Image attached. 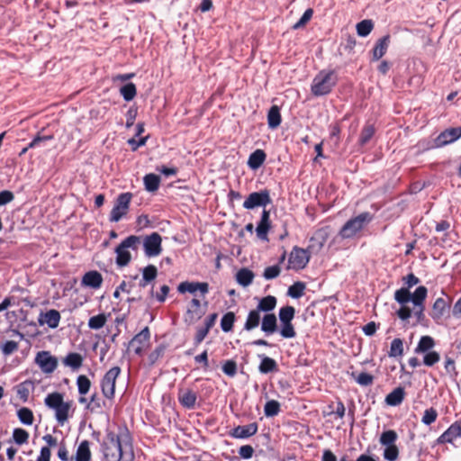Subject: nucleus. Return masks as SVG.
Wrapping results in <instances>:
<instances>
[{
    "instance_id": "nucleus-1",
    "label": "nucleus",
    "mask_w": 461,
    "mask_h": 461,
    "mask_svg": "<svg viewBox=\"0 0 461 461\" xmlns=\"http://www.w3.org/2000/svg\"><path fill=\"white\" fill-rule=\"evenodd\" d=\"M102 447L106 461L134 460L131 437L127 429H121L119 433L108 432Z\"/></svg>"
},
{
    "instance_id": "nucleus-2",
    "label": "nucleus",
    "mask_w": 461,
    "mask_h": 461,
    "mask_svg": "<svg viewBox=\"0 0 461 461\" xmlns=\"http://www.w3.org/2000/svg\"><path fill=\"white\" fill-rule=\"evenodd\" d=\"M338 77L334 70H321L313 78L311 91L315 96H321L331 92Z\"/></svg>"
},
{
    "instance_id": "nucleus-3",
    "label": "nucleus",
    "mask_w": 461,
    "mask_h": 461,
    "mask_svg": "<svg viewBox=\"0 0 461 461\" xmlns=\"http://www.w3.org/2000/svg\"><path fill=\"white\" fill-rule=\"evenodd\" d=\"M373 215L370 212H361L356 217L349 219L340 229L339 236L343 240L356 237L371 221Z\"/></svg>"
},
{
    "instance_id": "nucleus-4",
    "label": "nucleus",
    "mask_w": 461,
    "mask_h": 461,
    "mask_svg": "<svg viewBox=\"0 0 461 461\" xmlns=\"http://www.w3.org/2000/svg\"><path fill=\"white\" fill-rule=\"evenodd\" d=\"M141 244V237L131 235L124 239L115 249L116 264L120 267L127 266L131 260L130 249L137 250Z\"/></svg>"
},
{
    "instance_id": "nucleus-5",
    "label": "nucleus",
    "mask_w": 461,
    "mask_h": 461,
    "mask_svg": "<svg viewBox=\"0 0 461 461\" xmlns=\"http://www.w3.org/2000/svg\"><path fill=\"white\" fill-rule=\"evenodd\" d=\"M295 310L293 306L287 305L279 310V320L281 322L280 334L285 339H292L296 336V332L292 324Z\"/></svg>"
},
{
    "instance_id": "nucleus-6",
    "label": "nucleus",
    "mask_w": 461,
    "mask_h": 461,
    "mask_svg": "<svg viewBox=\"0 0 461 461\" xmlns=\"http://www.w3.org/2000/svg\"><path fill=\"white\" fill-rule=\"evenodd\" d=\"M121 374L119 366L110 368L101 380V389L104 396L109 400L114 397L116 379Z\"/></svg>"
},
{
    "instance_id": "nucleus-7",
    "label": "nucleus",
    "mask_w": 461,
    "mask_h": 461,
    "mask_svg": "<svg viewBox=\"0 0 461 461\" xmlns=\"http://www.w3.org/2000/svg\"><path fill=\"white\" fill-rule=\"evenodd\" d=\"M131 197L132 194L128 192L119 194L110 213L111 221H119L128 212Z\"/></svg>"
},
{
    "instance_id": "nucleus-8",
    "label": "nucleus",
    "mask_w": 461,
    "mask_h": 461,
    "mask_svg": "<svg viewBox=\"0 0 461 461\" xmlns=\"http://www.w3.org/2000/svg\"><path fill=\"white\" fill-rule=\"evenodd\" d=\"M310 260L308 250L294 247L288 258V269L301 270L303 269Z\"/></svg>"
},
{
    "instance_id": "nucleus-9",
    "label": "nucleus",
    "mask_w": 461,
    "mask_h": 461,
    "mask_svg": "<svg viewBox=\"0 0 461 461\" xmlns=\"http://www.w3.org/2000/svg\"><path fill=\"white\" fill-rule=\"evenodd\" d=\"M161 242L162 238L158 232L141 238L145 255L149 258L158 256L162 251Z\"/></svg>"
},
{
    "instance_id": "nucleus-10",
    "label": "nucleus",
    "mask_w": 461,
    "mask_h": 461,
    "mask_svg": "<svg viewBox=\"0 0 461 461\" xmlns=\"http://www.w3.org/2000/svg\"><path fill=\"white\" fill-rule=\"evenodd\" d=\"M35 364L44 374H52L58 366V358L50 354V351L42 350L36 354Z\"/></svg>"
},
{
    "instance_id": "nucleus-11",
    "label": "nucleus",
    "mask_w": 461,
    "mask_h": 461,
    "mask_svg": "<svg viewBox=\"0 0 461 461\" xmlns=\"http://www.w3.org/2000/svg\"><path fill=\"white\" fill-rule=\"evenodd\" d=\"M271 202L269 191L265 189L260 192L251 193L244 201L243 207L245 209L251 210L256 207H265L271 203Z\"/></svg>"
},
{
    "instance_id": "nucleus-12",
    "label": "nucleus",
    "mask_w": 461,
    "mask_h": 461,
    "mask_svg": "<svg viewBox=\"0 0 461 461\" xmlns=\"http://www.w3.org/2000/svg\"><path fill=\"white\" fill-rule=\"evenodd\" d=\"M461 137V127L448 128L443 131L435 140L434 148H441L453 143Z\"/></svg>"
},
{
    "instance_id": "nucleus-13",
    "label": "nucleus",
    "mask_w": 461,
    "mask_h": 461,
    "mask_svg": "<svg viewBox=\"0 0 461 461\" xmlns=\"http://www.w3.org/2000/svg\"><path fill=\"white\" fill-rule=\"evenodd\" d=\"M150 338L149 330L145 327L138 334H136L129 343V347L137 355H141L145 348L148 346Z\"/></svg>"
},
{
    "instance_id": "nucleus-14",
    "label": "nucleus",
    "mask_w": 461,
    "mask_h": 461,
    "mask_svg": "<svg viewBox=\"0 0 461 461\" xmlns=\"http://www.w3.org/2000/svg\"><path fill=\"white\" fill-rule=\"evenodd\" d=\"M177 400L184 408L194 410L196 406L197 393L192 389L181 388L178 390Z\"/></svg>"
},
{
    "instance_id": "nucleus-15",
    "label": "nucleus",
    "mask_w": 461,
    "mask_h": 461,
    "mask_svg": "<svg viewBox=\"0 0 461 461\" xmlns=\"http://www.w3.org/2000/svg\"><path fill=\"white\" fill-rule=\"evenodd\" d=\"M456 438H461V420L455 421L437 439L438 444L452 443Z\"/></svg>"
},
{
    "instance_id": "nucleus-16",
    "label": "nucleus",
    "mask_w": 461,
    "mask_h": 461,
    "mask_svg": "<svg viewBox=\"0 0 461 461\" xmlns=\"http://www.w3.org/2000/svg\"><path fill=\"white\" fill-rule=\"evenodd\" d=\"M61 316L59 311L51 309L46 312H41L38 322L41 326L47 325L50 329H56L60 321Z\"/></svg>"
},
{
    "instance_id": "nucleus-17",
    "label": "nucleus",
    "mask_w": 461,
    "mask_h": 461,
    "mask_svg": "<svg viewBox=\"0 0 461 461\" xmlns=\"http://www.w3.org/2000/svg\"><path fill=\"white\" fill-rule=\"evenodd\" d=\"M271 228L270 212L269 211L263 210L260 221L256 228V233L259 240L267 241V233Z\"/></svg>"
},
{
    "instance_id": "nucleus-18",
    "label": "nucleus",
    "mask_w": 461,
    "mask_h": 461,
    "mask_svg": "<svg viewBox=\"0 0 461 461\" xmlns=\"http://www.w3.org/2000/svg\"><path fill=\"white\" fill-rule=\"evenodd\" d=\"M177 290L179 293H191L194 294L199 291L203 295L206 294L209 291V285L207 283L200 282H182L178 285Z\"/></svg>"
},
{
    "instance_id": "nucleus-19",
    "label": "nucleus",
    "mask_w": 461,
    "mask_h": 461,
    "mask_svg": "<svg viewBox=\"0 0 461 461\" xmlns=\"http://www.w3.org/2000/svg\"><path fill=\"white\" fill-rule=\"evenodd\" d=\"M103 284L102 275L96 271L92 270L86 272L81 280V285L84 287H89L92 289H99Z\"/></svg>"
},
{
    "instance_id": "nucleus-20",
    "label": "nucleus",
    "mask_w": 461,
    "mask_h": 461,
    "mask_svg": "<svg viewBox=\"0 0 461 461\" xmlns=\"http://www.w3.org/2000/svg\"><path fill=\"white\" fill-rule=\"evenodd\" d=\"M428 290L425 286H419L414 291L413 294H411V301L413 303V304L416 307H419L418 312L415 313L418 316L422 315L423 312V302L425 301L427 297Z\"/></svg>"
},
{
    "instance_id": "nucleus-21",
    "label": "nucleus",
    "mask_w": 461,
    "mask_h": 461,
    "mask_svg": "<svg viewBox=\"0 0 461 461\" xmlns=\"http://www.w3.org/2000/svg\"><path fill=\"white\" fill-rule=\"evenodd\" d=\"M258 431V425L256 422L248 425L236 427L231 435L237 438H246L255 435Z\"/></svg>"
},
{
    "instance_id": "nucleus-22",
    "label": "nucleus",
    "mask_w": 461,
    "mask_h": 461,
    "mask_svg": "<svg viewBox=\"0 0 461 461\" xmlns=\"http://www.w3.org/2000/svg\"><path fill=\"white\" fill-rule=\"evenodd\" d=\"M450 306V299L448 301L445 300L444 298H438L432 307V312L431 317L435 321L440 320L444 314L446 313L447 310Z\"/></svg>"
},
{
    "instance_id": "nucleus-23",
    "label": "nucleus",
    "mask_w": 461,
    "mask_h": 461,
    "mask_svg": "<svg viewBox=\"0 0 461 461\" xmlns=\"http://www.w3.org/2000/svg\"><path fill=\"white\" fill-rule=\"evenodd\" d=\"M261 330L267 335L273 334L277 330V320L274 313H267L263 317Z\"/></svg>"
},
{
    "instance_id": "nucleus-24",
    "label": "nucleus",
    "mask_w": 461,
    "mask_h": 461,
    "mask_svg": "<svg viewBox=\"0 0 461 461\" xmlns=\"http://www.w3.org/2000/svg\"><path fill=\"white\" fill-rule=\"evenodd\" d=\"M390 43V36L384 35V37L380 38L374 49H373V59L375 60L380 59L387 51V49L389 47Z\"/></svg>"
},
{
    "instance_id": "nucleus-25",
    "label": "nucleus",
    "mask_w": 461,
    "mask_h": 461,
    "mask_svg": "<svg viewBox=\"0 0 461 461\" xmlns=\"http://www.w3.org/2000/svg\"><path fill=\"white\" fill-rule=\"evenodd\" d=\"M258 357L261 359L258 366V371L261 374H268L278 370L277 363L275 359L265 355H258Z\"/></svg>"
},
{
    "instance_id": "nucleus-26",
    "label": "nucleus",
    "mask_w": 461,
    "mask_h": 461,
    "mask_svg": "<svg viewBox=\"0 0 461 461\" xmlns=\"http://www.w3.org/2000/svg\"><path fill=\"white\" fill-rule=\"evenodd\" d=\"M405 392L402 387H396L385 397V402L390 406L400 405L404 399Z\"/></svg>"
},
{
    "instance_id": "nucleus-27",
    "label": "nucleus",
    "mask_w": 461,
    "mask_h": 461,
    "mask_svg": "<svg viewBox=\"0 0 461 461\" xmlns=\"http://www.w3.org/2000/svg\"><path fill=\"white\" fill-rule=\"evenodd\" d=\"M435 347V340L432 337L430 336H422L415 349H414V352L416 354H424V353H427V352H429V351H432L431 349Z\"/></svg>"
},
{
    "instance_id": "nucleus-28",
    "label": "nucleus",
    "mask_w": 461,
    "mask_h": 461,
    "mask_svg": "<svg viewBox=\"0 0 461 461\" xmlns=\"http://www.w3.org/2000/svg\"><path fill=\"white\" fill-rule=\"evenodd\" d=\"M91 451L90 443L88 440H83L77 447L75 461H90Z\"/></svg>"
},
{
    "instance_id": "nucleus-29",
    "label": "nucleus",
    "mask_w": 461,
    "mask_h": 461,
    "mask_svg": "<svg viewBox=\"0 0 461 461\" xmlns=\"http://www.w3.org/2000/svg\"><path fill=\"white\" fill-rule=\"evenodd\" d=\"M266 160V153L262 149H257L249 155L248 166L251 169H258Z\"/></svg>"
},
{
    "instance_id": "nucleus-30",
    "label": "nucleus",
    "mask_w": 461,
    "mask_h": 461,
    "mask_svg": "<svg viewBox=\"0 0 461 461\" xmlns=\"http://www.w3.org/2000/svg\"><path fill=\"white\" fill-rule=\"evenodd\" d=\"M63 364L73 370H77L83 364V357L79 353L71 352L63 358Z\"/></svg>"
},
{
    "instance_id": "nucleus-31",
    "label": "nucleus",
    "mask_w": 461,
    "mask_h": 461,
    "mask_svg": "<svg viewBox=\"0 0 461 461\" xmlns=\"http://www.w3.org/2000/svg\"><path fill=\"white\" fill-rule=\"evenodd\" d=\"M281 113L280 109L277 105H273L267 113V123L271 129L277 128L281 123Z\"/></svg>"
},
{
    "instance_id": "nucleus-32",
    "label": "nucleus",
    "mask_w": 461,
    "mask_h": 461,
    "mask_svg": "<svg viewBox=\"0 0 461 461\" xmlns=\"http://www.w3.org/2000/svg\"><path fill=\"white\" fill-rule=\"evenodd\" d=\"M158 269L154 265H149L142 269V279L140 282L141 287H145L149 282L155 280Z\"/></svg>"
},
{
    "instance_id": "nucleus-33",
    "label": "nucleus",
    "mask_w": 461,
    "mask_h": 461,
    "mask_svg": "<svg viewBox=\"0 0 461 461\" xmlns=\"http://www.w3.org/2000/svg\"><path fill=\"white\" fill-rule=\"evenodd\" d=\"M276 303H277V301L275 296L267 295L266 297H263L259 301L256 309L258 310V312H268L276 308Z\"/></svg>"
},
{
    "instance_id": "nucleus-34",
    "label": "nucleus",
    "mask_w": 461,
    "mask_h": 461,
    "mask_svg": "<svg viewBox=\"0 0 461 461\" xmlns=\"http://www.w3.org/2000/svg\"><path fill=\"white\" fill-rule=\"evenodd\" d=\"M260 312L255 309L249 312L246 322L244 324V330H252L259 325L260 322Z\"/></svg>"
},
{
    "instance_id": "nucleus-35",
    "label": "nucleus",
    "mask_w": 461,
    "mask_h": 461,
    "mask_svg": "<svg viewBox=\"0 0 461 461\" xmlns=\"http://www.w3.org/2000/svg\"><path fill=\"white\" fill-rule=\"evenodd\" d=\"M253 278V272L248 268H241L236 275L237 282L244 287L249 285L252 283Z\"/></svg>"
},
{
    "instance_id": "nucleus-36",
    "label": "nucleus",
    "mask_w": 461,
    "mask_h": 461,
    "mask_svg": "<svg viewBox=\"0 0 461 461\" xmlns=\"http://www.w3.org/2000/svg\"><path fill=\"white\" fill-rule=\"evenodd\" d=\"M145 189L149 192H155L158 189L160 177L155 174H148L143 178Z\"/></svg>"
},
{
    "instance_id": "nucleus-37",
    "label": "nucleus",
    "mask_w": 461,
    "mask_h": 461,
    "mask_svg": "<svg viewBox=\"0 0 461 461\" xmlns=\"http://www.w3.org/2000/svg\"><path fill=\"white\" fill-rule=\"evenodd\" d=\"M64 402L63 395L60 393H49L44 400L45 405L52 410H55Z\"/></svg>"
},
{
    "instance_id": "nucleus-38",
    "label": "nucleus",
    "mask_w": 461,
    "mask_h": 461,
    "mask_svg": "<svg viewBox=\"0 0 461 461\" xmlns=\"http://www.w3.org/2000/svg\"><path fill=\"white\" fill-rule=\"evenodd\" d=\"M64 402L63 395L60 393H49L44 400L45 405L52 410H55Z\"/></svg>"
},
{
    "instance_id": "nucleus-39",
    "label": "nucleus",
    "mask_w": 461,
    "mask_h": 461,
    "mask_svg": "<svg viewBox=\"0 0 461 461\" xmlns=\"http://www.w3.org/2000/svg\"><path fill=\"white\" fill-rule=\"evenodd\" d=\"M69 410L70 403L68 402H64L61 405L54 410L56 420L60 425H63L65 421H67Z\"/></svg>"
},
{
    "instance_id": "nucleus-40",
    "label": "nucleus",
    "mask_w": 461,
    "mask_h": 461,
    "mask_svg": "<svg viewBox=\"0 0 461 461\" xmlns=\"http://www.w3.org/2000/svg\"><path fill=\"white\" fill-rule=\"evenodd\" d=\"M374 23L372 20L366 19L357 23V33L360 37H366L372 32Z\"/></svg>"
},
{
    "instance_id": "nucleus-41",
    "label": "nucleus",
    "mask_w": 461,
    "mask_h": 461,
    "mask_svg": "<svg viewBox=\"0 0 461 461\" xmlns=\"http://www.w3.org/2000/svg\"><path fill=\"white\" fill-rule=\"evenodd\" d=\"M388 355L391 357H398L403 355V342L401 339H394L391 342Z\"/></svg>"
},
{
    "instance_id": "nucleus-42",
    "label": "nucleus",
    "mask_w": 461,
    "mask_h": 461,
    "mask_svg": "<svg viewBox=\"0 0 461 461\" xmlns=\"http://www.w3.org/2000/svg\"><path fill=\"white\" fill-rule=\"evenodd\" d=\"M280 412V403L276 400H270L266 402L264 413L266 417H275Z\"/></svg>"
},
{
    "instance_id": "nucleus-43",
    "label": "nucleus",
    "mask_w": 461,
    "mask_h": 461,
    "mask_svg": "<svg viewBox=\"0 0 461 461\" xmlns=\"http://www.w3.org/2000/svg\"><path fill=\"white\" fill-rule=\"evenodd\" d=\"M304 290V283L296 282L288 288L287 294L292 298L298 299L303 295Z\"/></svg>"
},
{
    "instance_id": "nucleus-44",
    "label": "nucleus",
    "mask_w": 461,
    "mask_h": 461,
    "mask_svg": "<svg viewBox=\"0 0 461 461\" xmlns=\"http://www.w3.org/2000/svg\"><path fill=\"white\" fill-rule=\"evenodd\" d=\"M107 318L104 313L93 316L88 321V327L92 330H99L106 323Z\"/></svg>"
},
{
    "instance_id": "nucleus-45",
    "label": "nucleus",
    "mask_w": 461,
    "mask_h": 461,
    "mask_svg": "<svg viewBox=\"0 0 461 461\" xmlns=\"http://www.w3.org/2000/svg\"><path fill=\"white\" fill-rule=\"evenodd\" d=\"M235 321V314L232 312L225 313L221 320V328L224 332L232 330Z\"/></svg>"
},
{
    "instance_id": "nucleus-46",
    "label": "nucleus",
    "mask_w": 461,
    "mask_h": 461,
    "mask_svg": "<svg viewBox=\"0 0 461 461\" xmlns=\"http://www.w3.org/2000/svg\"><path fill=\"white\" fill-rule=\"evenodd\" d=\"M397 433L394 430L389 429L382 433L380 437V443L383 446L389 447L395 445V441L397 440Z\"/></svg>"
},
{
    "instance_id": "nucleus-47",
    "label": "nucleus",
    "mask_w": 461,
    "mask_h": 461,
    "mask_svg": "<svg viewBox=\"0 0 461 461\" xmlns=\"http://www.w3.org/2000/svg\"><path fill=\"white\" fill-rule=\"evenodd\" d=\"M17 416L20 421L24 425H32L33 422V413L27 407H23L19 409L17 411Z\"/></svg>"
},
{
    "instance_id": "nucleus-48",
    "label": "nucleus",
    "mask_w": 461,
    "mask_h": 461,
    "mask_svg": "<svg viewBox=\"0 0 461 461\" xmlns=\"http://www.w3.org/2000/svg\"><path fill=\"white\" fill-rule=\"evenodd\" d=\"M120 93L125 101H131L136 95V86L133 83H128L121 87Z\"/></svg>"
},
{
    "instance_id": "nucleus-49",
    "label": "nucleus",
    "mask_w": 461,
    "mask_h": 461,
    "mask_svg": "<svg viewBox=\"0 0 461 461\" xmlns=\"http://www.w3.org/2000/svg\"><path fill=\"white\" fill-rule=\"evenodd\" d=\"M77 385L80 395H86L91 387V382L87 376L81 375L77 379Z\"/></svg>"
},
{
    "instance_id": "nucleus-50",
    "label": "nucleus",
    "mask_w": 461,
    "mask_h": 461,
    "mask_svg": "<svg viewBox=\"0 0 461 461\" xmlns=\"http://www.w3.org/2000/svg\"><path fill=\"white\" fill-rule=\"evenodd\" d=\"M374 134H375L374 126L371 124L365 125V127L362 129V131H361V134L359 137L360 144L361 145L366 144L371 140V138L374 136Z\"/></svg>"
},
{
    "instance_id": "nucleus-51",
    "label": "nucleus",
    "mask_w": 461,
    "mask_h": 461,
    "mask_svg": "<svg viewBox=\"0 0 461 461\" xmlns=\"http://www.w3.org/2000/svg\"><path fill=\"white\" fill-rule=\"evenodd\" d=\"M394 299L400 304H405L411 301V293L406 288L398 289L394 293Z\"/></svg>"
},
{
    "instance_id": "nucleus-52",
    "label": "nucleus",
    "mask_w": 461,
    "mask_h": 461,
    "mask_svg": "<svg viewBox=\"0 0 461 461\" xmlns=\"http://www.w3.org/2000/svg\"><path fill=\"white\" fill-rule=\"evenodd\" d=\"M438 418V411L434 408L426 409L421 418V422L425 425H430L436 421Z\"/></svg>"
},
{
    "instance_id": "nucleus-53",
    "label": "nucleus",
    "mask_w": 461,
    "mask_h": 461,
    "mask_svg": "<svg viewBox=\"0 0 461 461\" xmlns=\"http://www.w3.org/2000/svg\"><path fill=\"white\" fill-rule=\"evenodd\" d=\"M440 360V356L438 352L436 351H429V352H427V353H424V357H423V364L426 366H433L434 365H436L438 362H439Z\"/></svg>"
},
{
    "instance_id": "nucleus-54",
    "label": "nucleus",
    "mask_w": 461,
    "mask_h": 461,
    "mask_svg": "<svg viewBox=\"0 0 461 461\" xmlns=\"http://www.w3.org/2000/svg\"><path fill=\"white\" fill-rule=\"evenodd\" d=\"M13 438L15 443L23 445L28 441L29 433L23 429H14L13 432Z\"/></svg>"
},
{
    "instance_id": "nucleus-55",
    "label": "nucleus",
    "mask_w": 461,
    "mask_h": 461,
    "mask_svg": "<svg viewBox=\"0 0 461 461\" xmlns=\"http://www.w3.org/2000/svg\"><path fill=\"white\" fill-rule=\"evenodd\" d=\"M31 384V382H24L16 386V393L18 397L23 400V402H26L28 400L30 390L29 385Z\"/></svg>"
},
{
    "instance_id": "nucleus-56",
    "label": "nucleus",
    "mask_w": 461,
    "mask_h": 461,
    "mask_svg": "<svg viewBox=\"0 0 461 461\" xmlns=\"http://www.w3.org/2000/svg\"><path fill=\"white\" fill-rule=\"evenodd\" d=\"M281 268L278 265L267 267L265 268L263 277L266 280H271L277 277L280 275Z\"/></svg>"
},
{
    "instance_id": "nucleus-57",
    "label": "nucleus",
    "mask_w": 461,
    "mask_h": 461,
    "mask_svg": "<svg viewBox=\"0 0 461 461\" xmlns=\"http://www.w3.org/2000/svg\"><path fill=\"white\" fill-rule=\"evenodd\" d=\"M312 14H313L312 9H311V8L307 9L303 13V14L302 15L300 20L293 25V29L298 30L300 28L303 27L312 19Z\"/></svg>"
},
{
    "instance_id": "nucleus-58",
    "label": "nucleus",
    "mask_w": 461,
    "mask_h": 461,
    "mask_svg": "<svg viewBox=\"0 0 461 461\" xmlns=\"http://www.w3.org/2000/svg\"><path fill=\"white\" fill-rule=\"evenodd\" d=\"M399 450L396 445L385 447L384 451V457L388 461H395L398 458Z\"/></svg>"
},
{
    "instance_id": "nucleus-59",
    "label": "nucleus",
    "mask_w": 461,
    "mask_h": 461,
    "mask_svg": "<svg viewBox=\"0 0 461 461\" xmlns=\"http://www.w3.org/2000/svg\"><path fill=\"white\" fill-rule=\"evenodd\" d=\"M222 371L230 377L235 376L237 374V363L234 360H227L222 366Z\"/></svg>"
},
{
    "instance_id": "nucleus-60",
    "label": "nucleus",
    "mask_w": 461,
    "mask_h": 461,
    "mask_svg": "<svg viewBox=\"0 0 461 461\" xmlns=\"http://www.w3.org/2000/svg\"><path fill=\"white\" fill-rule=\"evenodd\" d=\"M18 349V343L14 340H7L1 345L2 353L9 356Z\"/></svg>"
},
{
    "instance_id": "nucleus-61",
    "label": "nucleus",
    "mask_w": 461,
    "mask_h": 461,
    "mask_svg": "<svg viewBox=\"0 0 461 461\" xmlns=\"http://www.w3.org/2000/svg\"><path fill=\"white\" fill-rule=\"evenodd\" d=\"M101 399L97 396L96 393L91 395L89 402H87L86 408L91 412H95L101 409Z\"/></svg>"
},
{
    "instance_id": "nucleus-62",
    "label": "nucleus",
    "mask_w": 461,
    "mask_h": 461,
    "mask_svg": "<svg viewBox=\"0 0 461 461\" xmlns=\"http://www.w3.org/2000/svg\"><path fill=\"white\" fill-rule=\"evenodd\" d=\"M373 380H374L373 375L368 373H366V372L360 373L357 378V384H359L360 385H363V386H367V385L372 384Z\"/></svg>"
},
{
    "instance_id": "nucleus-63",
    "label": "nucleus",
    "mask_w": 461,
    "mask_h": 461,
    "mask_svg": "<svg viewBox=\"0 0 461 461\" xmlns=\"http://www.w3.org/2000/svg\"><path fill=\"white\" fill-rule=\"evenodd\" d=\"M165 348L159 346L156 348L149 356V361L151 365L155 364L164 354Z\"/></svg>"
},
{
    "instance_id": "nucleus-64",
    "label": "nucleus",
    "mask_w": 461,
    "mask_h": 461,
    "mask_svg": "<svg viewBox=\"0 0 461 461\" xmlns=\"http://www.w3.org/2000/svg\"><path fill=\"white\" fill-rule=\"evenodd\" d=\"M323 246V240H318L317 238L312 237L310 240V245L306 249L308 250V253L312 252H317L319 251Z\"/></svg>"
}]
</instances>
